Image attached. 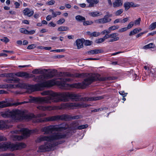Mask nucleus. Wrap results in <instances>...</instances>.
Masks as SVG:
<instances>
[{"label":"nucleus","mask_w":156,"mask_h":156,"mask_svg":"<svg viewBox=\"0 0 156 156\" xmlns=\"http://www.w3.org/2000/svg\"><path fill=\"white\" fill-rule=\"evenodd\" d=\"M43 95H49L48 96L42 98H32L30 101L31 102L51 103L52 102H58L60 101L67 102L71 100L73 101H95L102 99L103 96L94 97L90 98L80 97L78 94L69 92L58 93H51L49 91H44L41 93Z\"/></svg>","instance_id":"obj_1"},{"label":"nucleus","mask_w":156,"mask_h":156,"mask_svg":"<svg viewBox=\"0 0 156 156\" xmlns=\"http://www.w3.org/2000/svg\"><path fill=\"white\" fill-rule=\"evenodd\" d=\"M46 116L44 113H41L36 115L33 114H27L19 110H15V121H22L23 120H30L32 118H35L36 122H41L44 121H57L59 120L68 121L72 119H81L83 116L81 115L71 116L63 114L62 115H57L49 116L44 118V119L40 118L41 117Z\"/></svg>","instance_id":"obj_2"},{"label":"nucleus","mask_w":156,"mask_h":156,"mask_svg":"<svg viewBox=\"0 0 156 156\" xmlns=\"http://www.w3.org/2000/svg\"><path fill=\"white\" fill-rule=\"evenodd\" d=\"M67 133L66 134H62L57 133L55 134L50 136H42L39 139L38 142L41 141H46L45 144L40 146L39 147V152H44L49 151L52 147H53L58 144H61L63 142V141H59L58 142L56 140L61 139L64 138L68 135Z\"/></svg>","instance_id":"obj_3"},{"label":"nucleus","mask_w":156,"mask_h":156,"mask_svg":"<svg viewBox=\"0 0 156 156\" xmlns=\"http://www.w3.org/2000/svg\"><path fill=\"white\" fill-rule=\"evenodd\" d=\"M54 84V81L52 80H50L34 85L25 84L24 87L27 89V92L30 93L32 92L38 90L42 88L52 86Z\"/></svg>","instance_id":"obj_4"},{"label":"nucleus","mask_w":156,"mask_h":156,"mask_svg":"<svg viewBox=\"0 0 156 156\" xmlns=\"http://www.w3.org/2000/svg\"><path fill=\"white\" fill-rule=\"evenodd\" d=\"M69 128L68 124L64 123L59 125H50L42 128L41 131L44 132V134H51L53 132H61Z\"/></svg>","instance_id":"obj_5"},{"label":"nucleus","mask_w":156,"mask_h":156,"mask_svg":"<svg viewBox=\"0 0 156 156\" xmlns=\"http://www.w3.org/2000/svg\"><path fill=\"white\" fill-rule=\"evenodd\" d=\"M26 144L22 143H19L16 144H14L11 143H1L0 144V149L6 151L9 149L11 150L21 149L26 147Z\"/></svg>","instance_id":"obj_6"},{"label":"nucleus","mask_w":156,"mask_h":156,"mask_svg":"<svg viewBox=\"0 0 156 156\" xmlns=\"http://www.w3.org/2000/svg\"><path fill=\"white\" fill-rule=\"evenodd\" d=\"M116 79L115 77H104L98 78L97 77L92 76L85 78L82 82L83 86H86L90 84L92 82L94 81L99 80L100 81H105L115 80Z\"/></svg>","instance_id":"obj_7"},{"label":"nucleus","mask_w":156,"mask_h":156,"mask_svg":"<svg viewBox=\"0 0 156 156\" xmlns=\"http://www.w3.org/2000/svg\"><path fill=\"white\" fill-rule=\"evenodd\" d=\"M20 132L22 133L21 135L20 136L17 135L14 136V140H20L26 138L29 136L31 133L37 132V129L35 130H30L27 128H23L20 129Z\"/></svg>","instance_id":"obj_8"},{"label":"nucleus","mask_w":156,"mask_h":156,"mask_svg":"<svg viewBox=\"0 0 156 156\" xmlns=\"http://www.w3.org/2000/svg\"><path fill=\"white\" fill-rule=\"evenodd\" d=\"M71 79L70 78H64L62 80L60 81H57V83L61 88L64 89H68L70 87V85L67 84L66 82L67 81H70Z\"/></svg>","instance_id":"obj_9"},{"label":"nucleus","mask_w":156,"mask_h":156,"mask_svg":"<svg viewBox=\"0 0 156 156\" xmlns=\"http://www.w3.org/2000/svg\"><path fill=\"white\" fill-rule=\"evenodd\" d=\"M48 71L46 69H36L33 70L32 73L34 74H44Z\"/></svg>","instance_id":"obj_10"},{"label":"nucleus","mask_w":156,"mask_h":156,"mask_svg":"<svg viewBox=\"0 0 156 156\" xmlns=\"http://www.w3.org/2000/svg\"><path fill=\"white\" fill-rule=\"evenodd\" d=\"M42 74L36 76L34 78V81L37 82H41L43 81L45 78V76L44 74Z\"/></svg>","instance_id":"obj_11"},{"label":"nucleus","mask_w":156,"mask_h":156,"mask_svg":"<svg viewBox=\"0 0 156 156\" xmlns=\"http://www.w3.org/2000/svg\"><path fill=\"white\" fill-rule=\"evenodd\" d=\"M85 40L84 39H77L76 41L77 48L79 49L83 47V42Z\"/></svg>","instance_id":"obj_12"},{"label":"nucleus","mask_w":156,"mask_h":156,"mask_svg":"<svg viewBox=\"0 0 156 156\" xmlns=\"http://www.w3.org/2000/svg\"><path fill=\"white\" fill-rule=\"evenodd\" d=\"M11 105V103L8 102L7 101H0V108H4Z\"/></svg>","instance_id":"obj_13"},{"label":"nucleus","mask_w":156,"mask_h":156,"mask_svg":"<svg viewBox=\"0 0 156 156\" xmlns=\"http://www.w3.org/2000/svg\"><path fill=\"white\" fill-rule=\"evenodd\" d=\"M20 79L16 77H15L14 76L12 77L8 78L6 79V82L8 83H14L18 82Z\"/></svg>","instance_id":"obj_14"},{"label":"nucleus","mask_w":156,"mask_h":156,"mask_svg":"<svg viewBox=\"0 0 156 156\" xmlns=\"http://www.w3.org/2000/svg\"><path fill=\"white\" fill-rule=\"evenodd\" d=\"M111 19H107L105 16L103 18L98 19L95 20V22L99 23H105L110 22Z\"/></svg>","instance_id":"obj_15"},{"label":"nucleus","mask_w":156,"mask_h":156,"mask_svg":"<svg viewBox=\"0 0 156 156\" xmlns=\"http://www.w3.org/2000/svg\"><path fill=\"white\" fill-rule=\"evenodd\" d=\"M23 12L24 15H27L30 17L33 15L34 12L33 10L30 11V9L28 8H26L23 10Z\"/></svg>","instance_id":"obj_16"},{"label":"nucleus","mask_w":156,"mask_h":156,"mask_svg":"<svg viewBox=\"0 0 156 156\" xmlns=\"http://www.w3.org/2000/svg\"><path fill=\"white\" fill-rule=\"evenodd\" d=\"M15 75L16 76L20 77H25V78L29 77V74L26 72H18Z\"/></svg>","instance_id":"obj_17"},{"label":"nucleus","mask_w":156,"mask_h":156,"mask_svg":"<svg viewBox=\"0 0 156 156\" xmlns=\"http://www.w3.org/2000/svg\"><path fill=\"white\" fill-rule=\"evenodd\" d=\"M122 5V0H115L113 3V7H118Z\"/></svg>","instance_id":"obj_18"},{"label":"nucleus","mask_w":156,"mask_h":156,"mask_svg":"<svg viewBox=\"0 0 156 156\" xmlns=\"http://www.w3.org/2000/svg\"><path fill=\"white\" fill-rule=\"evenodd\" d=\"M75 19L77 21L79 22H83L85 21L86 19L84 17L80 15H77L75 17Z\"/></svg>","instance_id":"obj_19"},{"label":"nucleus","mask_w":156,"mask_h":156,"mask_svg":"<svg viewBox=\"0 0 156 156\" xmlns=\"http://www.w3.org/2000/svg\"><path fill=\"white\" fill-rule=\"evenodd\" d=\"M57 70L54 69L49 73L48 76L51 78L53 77L57 73Z\"/></svg>","instance_id":"obj_20"},{"label":"nucleus","mask_w":156,"mask_h":156,"mask_svg":"<svg viewBox=\"0 0 156 156\" xmlns=\"http://www.w3.org/2000/svg\"><path fill=\"white\" fill-rule=\"evenodd\" d=\"M155 46L153 43H150L149 44L146 45L143 47L144 49H147L150 48H154Z\"/></svg>","instance_id":"obj_21"},{"label":"nucleus","mask_w":156,"mask_h":156,"mask_svg":"<svg viewBox=\"0 0 156 156\" xmlns=\"http://www.w3.org/2000/svg\"><path fill=\"white\" fill-rule=\"evenodd\" d=\"M131 2H127L124 4V6L126 11H127L131 7Z\"/></svg>","instance_id":"obj_22"},{"label":"nucleus","mask_w":156,"mask_h":156,"mask_svg":"<svg viewBox=\"0 0 156 156\" xmlns=\"http://www.w3.org/2000/svg\"><path fill=\"white\" fill-rule=\"evenodd\" d=\"M71 127L73 128L77 129L79 123L77 121H74L71 124Z\"/></svg>","instance_id":"obj_23"},{"label":"nucleus","mask_w":156,"mask_h":156,"mask_svg":"<svg viewBox=\"0 0 156 156\" xmlns=\"http://www.w3.org/2000/svg\"><path fill=\"white\" fill-rule=\"evenodd\" d=\"M139 32H140V30L138 28H135L130 32L129 35L131 36L133 35L138 33Z\"/></svg>","instance_id":"obj_24"},{"label":"nucleus","mask_w":156,"mask_h":156,"mask_svg":"<svg viewBox=\"0 0 156 156\" xmlns=\"http://www.w3.org/2000/svg\"><path fill=\"white\" fill-rule=\"evenodd\" d=\"M69 29V27L65 26H61L58 28V30L60 31H64L68 30Z\"/></svg>","instance_id":"obj_25"},{"label":"nucleus","mask_w":156,"mask_h":156,"mask_svg":"<svg viewBox=\"0 0 156 156\" xmlns=\"http://www.w3.org/2000/svg\"><path fill=\"white\" fill-rule=\"evenodd\" d=\"M7 126L4 122L2 121H0V129H2L6 128Z\"/></svg>","instance_id":"obj_26"},{"label":"nucleus","mask_w":156,"mask_h":156,"mask_svg":"<svg viewBox=\"0 0 156 156\" xmlns=\"http://www.w3.org/2000/svg\"><path fill=\"white\" fill-rule=\"evenodd\" d=\"M6 76L7 78L12 77L14 76V74L13 73H5V74H2V76Z\"/></svg>","instance_id":"obj_27"},{"label":"nucleus","mask_w":156,"mask_h":156,"mask_svg":"<svg viewBox=\"0 0 156 156\" xmlns=\"http://www.w3.org/2000/svg\"><path fill=\"white\" fill-rule=\"evenodd\" d=\"M37 108L39 110L45 111L49 109V107L48 106H38Z\"/></svg>","instance_id":"obj_28"},{"label":"nucleus","mask_w":156,"mask_h":156,"mask_svg":"<svg viewBox=\"0 0 156 156\" xmlns=\"http://www.w3.org/2000/svg\"><path fill=\"white\" fill-rule=\"evenodd\" d=\"M87 76V73H77L76 74V76L77 77H84Z\"/></svg>","instance_id":"obj_29"},{"label":"nucleus","mask_w":156,"mask_h":156,"mask_svg":"<svg viewBox=\"0 0 156 156\" xmlns=\"http://www.w3.org/2000/svg\"><path fill=\"white\" fill-rule=\"evenodd\" d=\"M88 127L87 124L83 125L78 126L77 127V129H85Z\"/></svg>","instance_id":"obj_30"},{"label":"nucleus","mask_w":156,"mask_h":156,"mask_svg":"<svg viewBox=\"0 0 156 156\" xmlns=\"http://www.w3.org/2000/svg\"><path fill=\"white\" fill-rule=\"evenodd\" d=\"M156 28V22L152 23L150 26L149 29L151 30L154 29Z\"/></svg>","instance_id":"obj_31"},{"label":"nucleus","mask_w":156,"mask_h":156,"mask_svg":"<svg viewBox=\"0 0 156 156\" xmlns=\"http://www.w3.org/2000/svg\"><path fill=\"white\" fill-rule=\"evenodd\" d=\"M123 12V10L122 9H120L117 11L115 13V14L116 16H118L121 14Z\"/></svg>","instance_id":"obj_32"},{"label":"nucleus","mask_w":156,"mask_h":156,"mask_svg":"<svg viewBox=\"0 0 156 156\" xmlns=\"http://www.w3.org/2000/svg\"><path fill=\"white\" fill-rule=\"evenodd\" d=\"M93 23L91 21H84L83 22V24L84 26H87L88 25H91Z\"/></svg>","instance_id":"obj_33"},{"label":"nucleus","mask_w":156,"mask_h":156,"mask_svg":"<svg viewBox=\"0 0 156 156\" xmlns=\"http://www.w3.org/2000/svg\"><path fill=\"white\" fill-rule=\"evenodd\" d=\"M119 28V26L118 25L116 26H113L110 27L108 28V30H113L116 29H118Z\"/></svg>","instance_id":"obj_34"},{"label":"nucleus","mask_w":156,"mask_h":156,"mask_svg":"<svg viewBox=\"0 0 156 156\" xmlns=\"http://www.w3.org/2000/svg\"><path fill=\"white\" fill-rule=\"evenodd\" d=\"M60 76H70V74L67 72H60L59 74Z\"/></svg>","instance_id":"obj_35"},{"label":"nucleus","mask_w":156,"mask_h":156,"mask_svg":"<svg viewBox=\"0 0 156 156\" xmlns=\"http://www.w3.org/2000/svg\"><path fill=\"white\" fill-rule=\"evenodd\" d=\"M94 50L95 54L103 53L104 52V51L102 49H94Z\"/></svg>","instance_id":"obj_36"},{"label":"nucleus","mask_w":156,"mask_h":156,"mask_svg":"<svg viewBox=\"0 0 156 156\" xmlns=\"http://www.w3.org/2000/svg\"><path fill=\"white\" fill-rule=\"evenodd\" d=\"M27 103V102L24 101L22 102H21L15 103H14L13 104L11 103L12 104V105L11 106H13V105L17 106L19 105H22V104H23L24 103Z\"/></svg>","instance_id":"obj_37"},{"label":"nucleus","mask_w":156,"mask_h":156,"mask_svg":"<svg viewBox=\"0 0 156 156\" xmlns=\"http://www.w3.org/2000/svg\"><path fill=\"white\" fill-rule=\"evenodd\" d=\"M105 41V40L104 38H101L97 40H96L95 41V42L97 44H99Z\"/></svg>","instance_id":"obj_38"},{"label":"nucleus","mask_w":156,"mask_h":156,"mask_svg":"<svg viewBox=\"0 0 156 156\" xmlns=\"http://www.w3.org/2000/svg\"><path fill=\"white\" fill-rule=\"evenodd\" d=\"M90 14V15L93 17L98 16L99 15V13L97 12H92Z\"/></svg>","instance_id":"obj_39"},{"label":"nucleus","mask_w":156,"mask_h":156,"mask_svg":"<svg viewBox=\"0 0 156 156\" xmlns=\"http://www.w3.org/2000/svg\"><path fill=\"white\" fill-rule=\"evenodd\" d=\"M134 22L133 21H131L128 25L127 27H126L128 30L129 29L131 28L134 25Z\"/></svg>","instance_id":"obj_40"},{"label":"nucleus","mask_w":156,"mask_h":156,"mask_svg":"<svg viewBox=\"0 0 156 156\" xmlns=\"http://www.w3.org/2000/svg\"><path fill=\"white\" fill-rule=\"evenodd\" d=\"M0 40L1 41L5 43L8 42L9 41V40L6 37H4L3 38L1 39Z\"/></svg>","instance_id":"obj_41"},{"label":"nucleus","mask_w":156,"mask_h":156,"mask_svg":"<svg viewBox=\"0 0 156 156\" xmlns=\"http://www.w3.org/2000/svg\"><path fill=\"white\" fill-rule=\"evenodd\" d=\"M92 41L89 40H86L85 41V44L86 46L90 45L92 43Z\"/></svg>","instance_id":"obj_42"},{"label":"nucleus","mask_w":156,"mask_h":156,"mask_svg":"<svg viewBox=\"0 0 156 156\" xmlns=\"http://www.w3.org/2000/svg\"><path fill=\"white\" fill-rule=\"evenodd\" d=\"M65 21V20L63 18L60 19L59 20H58L57 23L58 24H62Z\"/></svg>","instance_id":"obj_43"},{"label":"nucleus","mask_w":156,"mask_h":156,"mask_svg":"<svg viewBox=\"0 0 156 156\" xmlns=\"http://www.w3.org/2000/svg\"><path fill=\"white\" fill-rule=\"evenodd\" d=\"M20 32L22 33H23L27 34V32H28V30L25 28H21L20 29Z\"/></svg>","instance_id":"obj_44"},{"label":"nucleus","mask_w":156,"mask_h":156,"mask_svg":"<svg viewBox=\"0 0 156 156\" xmlns=\"http://www.w3.org/2000/svg\"><path fill=\"white\" fill-rule=\"evenodd\" d=\"M100 35L99 32L94 31L92 33L91 37H96Z\"/></svg>","instance_id":"obj_45"},{"label":"nucleus","mask_w":156,"mask_h":156,"mask_svg":"<svg viewBox=\"0 0 156 156\" xmlns=\"http://www.w3.org/2000/svg\"><path fill=\"white\" fill-rule=\"evenodd\" d=\"M87 2L88 3H89L90 4L88 5V7H93L94 6V3L93 2H91V0H86Z\"/></svg>","instance_id":"obj_46"},{"label":"nucleus","mask_w":156,"mask_h":156,"mask_svg":"<svg viewBox=\"0 0 156 156\" xmlns=\"http://www.w3.org/2000/svg\"><path fill=\"white\" fill-rule=\"evenodd\" d=\"M141 21V18H139L137 20H135L134 21L135 24L136 25H137L140 24V23Z\"/></svg>","instance_id":"obj_47"},{"label":"nucleus","mask_w":156,"mask_h":156,"mask_svg":"<svg viewBox=\"0 0 156 156\" xmlns=\"http://www.w3.org/2000/svg\"><path fill=\"white\" fill-rule=\"evenodd\" d=\"M110 38H115L118 35V34L116 33H114L109 34Z\"/></svg>","instance_id":"obj_48"},{"label":"nucleus","mask_w":156,"mask_h":156,"mask_svg":"<svg viewBox=\"0 0 156 156\" xmlns=\"http://www.w3.org/2000/svg\"><path fill=\"white\" fill-rule=\"evenodd\" d=\"M119 37H117L115 38H113L112 39L108 41V42H114L115 41H118V40H119Z\"/></svg>","instance_id":"obj_49"},{"label":"nucleus","mask_w":156,"mask_h":156,"mask_svg":"<svg viewBox=\"0 0 156 156\" xmlns=\"http://www.w3.org/2000/svg\"><path fill=\"white\" fill-rule=\"evenodd\" d=\"M78 106H80L81 107H83V108H86L88 106H89V105H88L84 104L82 103V104H78Z\"/></svg>","instance_id":"obj_50"},{"label":"nucleus","mask_w":156,"mask_h":156,"mask_svg":"<svg viewBox=\"0 0 156 156\" xmlns=\"http://www.w3.org/2000/svg\"><path fill=\"white\" fill-rule=\"evenodd\" d=\"M127 30H128L127 28L126 27H125L119 29V32L120 33L126 31Z\"/></svg>","instance_id":"obj_51"},{"label":"nucleus","mask_w":156,"mask_h":156,"mask_svg":"<svg viewBox=\"0 0 156 156\" xmlns=\"http://www.w3.org/2000/svg\"><path fill=\"white\" fill-rule=\"evenodd\" d=\"M36 47V46L34 44H32L31 45H30L28 46L27 49H32Z\"/></svg>","instance_id":"obj_52"},{"label":"nucleus","mask_w":156,"mask_h":156,"mask_svg":"<svg viewBox=\"0 0 156 156\" xmlns=\"http://www.w3.org/2000/svg\"><path fill=\"white\" fill-rule=\"evenodd\" d=\"M87 53L89 55H95L94 53V50H92L88 51Z\"/></svg>","instance_id":"obj_53"},{"label":"nucleus","mask_w":156,"mask_h":156,"mask_svg":"<svg viewBox=\"0 0 156 156\" xmlns=\"http://www.w3.org/2000/svg\"><path fill=\"white\" fill-rule=\"evenodd\" d=\"M131 4H130V5H131V7H138L140 6V5H139V4H135L134 3H133V2H131Z\"/></svg>","instance_id":"obj_54"},{"label":"nucleus","mask_w":156,"mask_h":156,"mask_svg":"<svg viewBox=\"0 0 156 156\" xmlns=\"http://www.w3.org/2000/svg\"><path fill=\"white\" fill-rule=\"evenodd\" d=\"M8 85L7 84L0 85V88H8Z\"/></svg>","instance_id":"obj_55"},{"label":"nucleus","mask_w":156,"mask_h":156,"mask_svg":"<svg viewBox=\"0 0 156 156\" xmlns=\"http://www.w3.org/2000/svg\"><path fill=\"white\" fill-rule=\"evenodd\" d=\"M107 14L104 16L105 18H106L107 19H108V18L111 17L112 16V14H109L108 12H107Z\"/></svg>","instance_id":"obj_56"},{"label":"nucleus","mask_w":156,"mask_h":156,"mask_svg":"<svg viewBox=\"0 0 156 156\" xmlns=\"http://www.w3.org/2000/svg\"><path fill=\"white\" fill-rule=\"evenodd\" d=\"M110 30H105L103 31L101 33L103 35H104L105 34V33H106L107 34H108L110 33Z\"/></svg>","instance_id":"obj_57"},{"label":"nucleus","mask_w":156,"mask_h":156,"mask_svg":"<svg viewBox=\"0 0 156 156\" xmlns=\"http://www.w3.org/2000/svg\"><path fill=\"white\" fill-rule=\"evenodd\" d=\"M55 1H51L47 2V3L48 5H51L54 4L55 3Z\"/></svg>","instance_id":"obj_58"},{"label":"nucleus","mask_w":156,"mask_h":156,"mask_svg":"<svg viewBox=\"0 0 156 156\" xmlns=\"http://www.w3.org/2000/svg\"><path fill=\"white\" fill-rule=\"evenodd\" d=\"M35 33V31L34 30H31L30 31H28L27 32L28 34H33Z\"/></svg>","instance_id":"obj_59"},{"label":"nucleus","mask_w":156,"mask_h":156,"mask_svg":"<svg viewBox=\"0 0 156 156\" xmlns=\"http://www.w3.org/2000/svg\"><path fill=\"white\" fill-rule=\"evenodd\" d=\"M48 25V26H50L51 27H55L56 25L54 23L52 22H51L49 23Z\"/></svg>","instance_id":"obj_60"},{"label":"nucleus","mask_w":156,"mask_h":156,"mask_svg":"<svg viewBox=\"0 0 156 156\" xmlns=\"http://www.w3.org/2000/svg\"><path fill=\"white\" fill-rule=\"evenodd\" d=\"M6 140V138L4 136H0V141H5Z\"/></svg>","instance_id":"obj_61"},{"label":"nucleus","mask_w":156,"mask_h":156,"mask_svg":"<svg viewBox=\"0 0 156 156\" xmlns=\"http://www.w3.org/2000/svg\"><path fill=\"white\" fill-rule=\"evenodd\" d=\"M105 40L106 39L108 38H110L109 34H106L103 37Z\"/></svg>","instance_id":"obj_62"},{"label":"nucleus","mask_w":156,"mask_h":156,"mask_svg":"<svg viewBox=\"0 0 156 156\" xmlns=\"http://www.w3.org/2000/svg\"><path fill=\"white\" fill-rule=\"evenodd\" d=\"M14 154H3V156H14Z\"/></svg>","instance_id":"obj_63"},{"label":"nucleus","mask_w":156,"mask_h":156,"mask_svg":"<svg viewBox=\"0 0 156 156\" xmlns=\"http://www.w3.org/2000/svg\"><path fill=\"white\" fill-rule=\"evenodd\" d=\"M91 2H93L94 4H97L99 2V0H91Z\"/></svg>","instance_id":"obj_64"}]
</instances>
